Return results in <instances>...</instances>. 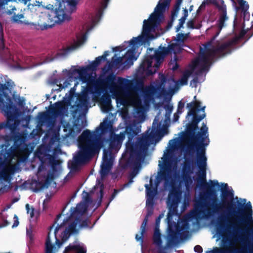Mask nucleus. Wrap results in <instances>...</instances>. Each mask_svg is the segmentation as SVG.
I'll return each instance as SVG.
<instances>
[{
    "mask_svg": "<svg viewBox=\"0 0 253 253\" xmlns=\"http://www.w3.org/2000/svg\"><path fill=\"white\" fill-rule=\"evenodd\" d=\"M206 154V149H205L193 153L191 156V174L194 168L196 167L198 171L193 179L196 182V187L202 191L200 193V200L195 206L196 216L200 219L208 218L220 211L226 205H228V211L233 218L227 220L224 217H220L217 224V232L219 234L230 233L232 229L247 233L248 227L253 224V211L251 202L245 204L238 201L239 208L236 211L235 205L227 201L228 198H233V193L228 190L227 184H224V187L221 189V203H217V192L220 185L216 180H210L209 182H207V158ZM244 201L245 202L246 200L244 199Z\"/></svg>",
    "mask_w": 253,
    "mask_h": 253,
    "instance_id": "f257e3e1",
    "label": "nucleus"
},
{
    "mask_svg": "<svg viewBox=\"0 0 253 253\" xmlns=\"http://www.w3.org/2000/svg\"><path fill=\"white\" fill-rule=\"evenodd\" d=\"M181 167L180 182L184 183L188 189L190 182V123L186 124V130L181 132L178 137L170 140L169 146L159 161V171L157 176L150 178V184H145L146 207L148 212L140 227V235L136 234L135 239L143 244V236L145 232L148 218L153 213V200L158 188L162 184L166 188L169 184L173 185L179 176L177 162Z\"/></svg>",
    "mask_w": 253,
    "mask_h": 253,
    "instance_id": "f03ea898",
    "label": "nucleus"
},
{
    "mask_svg": "<svg viewBox=\"0 0 253 253\" xmlns=\"http://www.w3.org/2000/svg\"><path fill=\"white\" fill-rule=\"evenodd\" d=\"M164 108L166 110L165 118L159 113L156 116L152 126L150 132L148 130L146 133L137 139L136 143H132V138L141 131V126H130L126 128V131L129 134L128 141L126 143V150L123 155L124 159L128 158V164L134 168L129 173L128 182L124 185L125 187L129 186L133 182V178L138 173V169L141 163L144 161L148 147L152 144L155 135L162 133L167 129L170 120V116L173 110V106L170 104L165 105Z\"/></svg>",
    "mask_w": 253,
    "mask_h": 253,
    "instance_id": "7ed1b4c3",
    "label": "nucleus"
},
{
    "mask_svg": "<svg viewBox=\"0 0 253 253\" xmlns=\"http://www.w3.org/2000/svg\"><path fill=\"white\" fill-rule=\"evenodd\" d=\"M171 0H160L154 12L147 20L143 21L141 35L133 38L129 42H125L122 45L113 48L115 52L123 51L127 47L129 49L123 57L114 56L112 59L113 66L122 69L130 67L138 56L136 51L138 48L148 41L155 39L157 37L156 31L158 26L164 19L163 14L169 8Z\"/></svg>",
    "mask_w": 253,
    "mask_h": 253,
    "instance_id": "20e7f679",
    "label": "nucleus"
},
{
    "mask_svg": "<svg viewBox=\"0 0 253 253\" xmlns=\"http://www.w3.org/2000/svg\"><path fill=\"white\" fill-rule=\"evenodd\" d=\"M160 88L161 86L153 85L133 86L131 81L119 78L118 85H111L109 89L110 92L116 97L117 102L124 106H131L134 108V118L142 123L145 120L150 103L155 96H158L157 92Z\"/></svg>",
    "mask_w": 253,
    "mask_h": 253,
    "instance_id": "39448f33",
    "label": "nucleus"
},
{
    "mask_svg": "<svg viewBox=\"0 0 253 253\" xmlns=\"http://www.w3.org/2000/svg\"><path fill=\"white\" fill-rule=\"evenodd\" d=\"M219 33L213 36L211 40L205 44L203 47L200 46V53L198 57L191 61V77L193 79L191 81L194 84L196 89L197 84L203 81L205 72L209 71L212 60L214 58H219L230 54L238 41L239 38L235 37L216 47H212V43Z\"/></svg>",
    "mask_w": 253,
    "mask_h": 253,
    "instance_id": "423d86ee",
    "label": "nucleus"
},
{
    "mask_svg": "<svg viewBox=\"0 0 253 253\" xmlns=\"http://www.w3.org/2000/svg\"><path fill=\"white\" fill-rule=\"evenodd\" d=\"M182 192L179 187L172 188L169 191L167 203L169 208L167 215L169 233L166 248L176 246L181 242L188 239L189 236L190 213L179 220L177 223L172 221L176 214Z\"/></svg>",
    "mask_w": 253,
    "mask_h": 253,
    "instance_id": "0eeeda50",
    "label": "nucleus"
},
{
    "mask_svg": "<svg viewBox=\"0 0 253 253\" xmlns=\"http://www.w3.org/2000/svg\"><path fill=\"white\" fill-rule=\"evenodd\" d=\"M206 106L194 95L191 101V153L206 149L209 145L208 127L205 123L200 128L199 123L206 117Z\"/></svg>",
    "mask_w": 253,
    "mask_h": 253,
    "instance_id": "6e6552de",
    "label": "nucleus"
},
{
    "mask_svg": "<svg viewBox=\"0 0 253 253\" xmlns=\"http://www.w3.org/2000/svg\"><path fill=\"white\" fill-rule=\"evenodd\" d=\"M83 200L77 204L76 208H72L70 210V216L64 219L62 224L56 227L54 234L56 238V244L60 248L68 239L70 233L77 232L76 228L78 225H81V216L84 214L91 203L89 193L84 191L82 194Z\"/></svg>",
    "mask_w": 253,
    "mask_h": 253,
    "instance_id": "1a4fd4ad",
    "label": "nucleus"
},
{
    "mask_svg": "<svg viewBox=\"0 0 253 253\" xmlns=\"http://www.w3.org/2000/svg\"><path fill=\"white\" fill-rule=\"evenodd\" d=\"M96 131L101 130V134L109 132V136L107 142L109 143L107 150L104 149L101 165L100 175L103 178L110 171L113 165L115 155L120 149L122 143L126 137V132H121L119 134L115 133L113 127V122L106 118L101 123L99 127L96 128Z\"/></svg>",
    "mask_w": 253,
    "mask_h": 253,
    "instance_id": "9d476101",
    "label": "nucleus"
},
{
    "mask_svg": "<svg viewBox=\"0 0 253 253\" xmlns=\"http://www.w3.org/2000/svg\"><path fill=\"white\" fill-rule=\"evenodd\" d=\"M234 231L241 234L230 238L228 236L230 233H221L223 248L215 247L206 253H253V229L248 228L247 233L241 230Z\"/></svg>",
    "mask_w": 253,
    "mask_h": 253,
    "instance_id": "9b49d317",
    "label": "nucleus"
},
{
    "mask_svg": "<svg viewBox=\"0 0 253 253\" xmlns=\"http://www.w3.org/2000/svg\"><path fill=\"white\" fill-rule=\"evenodd\" d=\"M8 146L2 145L0 146V164H4L9 160L14 159L16 162L12 164L11 162L0 170V181H5L10 184L11 176L20 171L19 163L24 162L28 159L29 153L27 147L23 148L21 145L16 150L11 147L7 149Z\"/></svg>",
    "mask_w": 253,
    "mask_h": 253,
    "instance_id": "f8f14e48",
    "label": "nucleus"
},
{
    "mask_svg": "<svg viewBox=\"0 0 253 253\" xmlns=\"http://www.w3.org/2000/svg\"><path fill=\"white\" fill-rule=\"evenodd\" d=\"M79 150L74 156L73 161L70 164L73 170H77L78 167L88 161L96 153H98L102 147V143L93 138L89 130H85L79 137Z\"/></svg>",
    "mask_w": 253,
    "mask_h": 253,
    "instance_id": "ddd939ff",
    "label": "nucleus"
},
{
    "mask_svg": "<svg viewBox=\"0 0 253 253\" xmlns=\"http://www.w3.org/2000/svg\"><path fill=\"white\" fill-rule=\"evenodd\" d=\"M183 46L182 43L176 42L167 47L160 46L157 50L155 51L154 55L147 56L144 60L136 72L137 76L140 78H145L155 74L166 55L169 53H178Z\"/></svg>",
    "mask_w": 253,
    "mask_h": 253,
    "instance_id": "4468645a",
    "label": "nucleus"
},
{
    "mask_svg": "<svg viewBox=\"0 0 253 253\" xmlns=\"http://www.w3.org/2000/svg\"><path fill=\"white\" fill-rule=\"evenodd\" d=\"M7 84L8 86L5 84H0V109L7 118L6 123L0 124V129L6 127L14 130L20 124L18 119L20 114L8 96L14 84L11 81Z\"/></svg>",
    "mask_w": 253,
    "mask_h": 253,
    "instance_id": "2eb2a0df",
    "label": "nucleus"
},
{
    "mask_svg": "<svg viewBox=\"0 0 253 253\" xmlns=\"http://www.w3.org/2000/svg\"><path fill=\"white\" fill-rule=\"evenodd\" d=\"M109 0H101L96 15L94 17H92L90 21L83 26L82 31L77 34L76 40L74 41L71 45L67 48L66 53L79 48L84 43L86 40V34L91 30L99 21L102 14V11L107 7Z\"/></svg>",
    "mask_w": 253,
    "mask_h": 253,
    "instance_id": "dca6fc26",
    "label": "nucleus"
},
{
    "mask_svg": "<svg viewBox=\"0 0 253 253\" xmlns=\"http://www.w3.org/2000/svg\"><path fill=\"white\" fill-rule=\"evenodd\" d=\"M78 0H61L54 10H51L55 24L68 21L71 14L76 10Z\"/></svg>",
    "mask_w": 253,
    "mask_h": 253,
    "instance_id": "f3484780",
    "label": "nucleus"
},
{
    "mask_svg": "<svg viewBox=\"0 0 253 253\" xmlns=\"http://www.w3.org/2000/svg\"><path fill=\"white\" fill-rule=\"evenodd\" d=\"M34 19L37 20L35 23L24 22L25 24L34 26L37 29L46 30L52 27L55 24L51 10H44L40 13H37L34 16Z\"/></svg>",
    "mask_w": 253,
    "mask_h": 253,
    "instance_id": "a211bd4d",
    "label": "nucleus"
},
{
    "mask_svg": "<svg viewBox=\"0 0 253 253\" xmlns=\"http://www.w3.org/2000/svg\"><path fill=\"white\" fill-rule=\"evenodd\" d=\"M210 3L214 4L219 12L217 21L218 28L220 31L224 25V22L228 19L227 16L226 6L223 0H208Z\"/></svg>",
    "mask_w": 253,
    "mask_h": 253,
    "instance_id": "6ab92c4d",
    "label": "nucleus"
},
{
    "mask_svg": "<svg viewBox=\"0 0 253 253\" xmlns=\"http://www.w3.org/2000/svg\"><path fill=\"white\" fill-rule=\"evenodd\" d=\"M54 59V58L50 56L47 57L45 59H42L41 57H26L24 59V62L28 66L25 67L24 69L32 68L38 65L48 63L52 61Z\"/></svg>",
    "mask_w": 253,
    "mask_h": 253,
    "instance_id": "aec40b11",
    "label": "nucleus"
},
{
    "mask_svg": "<svg viewBox=\"0 0 253 253\" xmlns=\"http://www.w3.org/2000/svg\"><path fill=\"white\" fill-rule=\"evenodd\" d=\"M63 253H86V249L82 243L75 242L66 247Z\"/></svg>",
    "mask_w": 253,
    "mask_h": 253,
    "instance_id": "412c9836",
    "label": "nucleus"
},
{
    "mask_svg": "<svg viewBox=\"0 0 253 253\" xmlns=\"http://www.w3.org/2000/svg\"><path fill=\"white\" fill-rule=\"evenodd\" d=\"M54 113L57 116H64L68 113V107L66 106L64 103L62 102H58L53 105Z\"/></svg>",
    "mask_w": 253,
    "mask_h": 253,
    "instance_id": "4be33fe9",
    "label": "nucleus"
},
{
    "mask_svg": "<svg viewBox=\"0 0 253 253\" xmlns=\"http://www.w3.org/2000/svg\"><path fill=\"white\" fill-rule=\"evenodd\" d=\"M89 67H82L74 70V72L78 75L79 79L83 83L87 82L88 78L87 73L89 70Z\"/></svg>",
    "mask_w": 253,
    "mask_h": 253,
    "instance_id": "5701e85b",
    "label": "nucleus"
},
{
    "mask_svg": "<svg viewBox=\"0 0 253 253\" xmlns=\"http://www.w3.org/2000/svg\"><path fill=\"white\" fill-rule=\"evenodd\" d=\"M89 97L86 92H82L78 97L77 107L82 110L86 109L88 108Z\"/></svg>",
    "mask_w": 253,
    "mask_h": 253,
    "instance_id": "b1692460",
    "label": "nucleus"
},
{
    "mask_svg": "<svg viewBox=\"0 0 253 253\" xmlns=\"http://www.w3.org/2000/svg\"><path fill=\"white\" fill-rule=\"evenodd\" d=\"M111 99L109 96L103 95L100 99V107L103 113H107L112 108Z\"/></svg>",
    "mask_w": 253,
    "mask_h": 253,
    "instance_id": "393cba45",
    "label": "nucleus"
},
{
    "mask_svg": "<svg viewBox=\"0 0 253 253\" xmlns=\"http://www.w3.org/2000/svg\"><path fill=\"white\" fill-rule=\"evenodd\" d=\"M190 77V71L189 70H186L183 73L182 77L181 79L177 81H175L171 79L169 80V82H171L174 84L175 86H177L178 85H183L187 84L188 79Z\"/></svg>",
    "mask_w": 253,
    "mask_h": 253,
    "instance_id": "a878e982",
    "label": "nucleus"
},
{
    "mask_svg": "<svg viewBox=\"0 0 253 253\" xmlns=\"http://www.w3.org/2000/svg\"><path fill=\"white\" fill-rule=\"evenodd\" d=\"M82 128L78 125H74L72 128L69 127V131L66 134V136L76 137L82 131Z\"/></svg>",
    "mask_w": 253,
    "mask_h": 253,
    "instance_id": "bb28decb",
    "label": "nucleus"
},
{
    "mask_svg": "<svg viewBox=\"0 0 253 253\" xmlns=\"http://www.w3.org/2000/svg\"><path fill=\"white\" fill-rule=\"evenodd\" d=\"M153 241L155 244L158 246H161L162 245V240L161 239V234L159 230L157 229H155L153 235Z\"/></svg>",
    "mask_w": 253,
    "mask_h": 253,
    "instance_id": "cd10ccee",
    "label": "nucleus"
},
{
    "mask_svg": "<svg viewBox=\"0 0 253 253\" xmlns=\"http://www.w3.org/2000/svg\"><path fill=\"white\" fill-rule=\"evenodd\" d=\"M181 3V0H178L177 3L175 5L173 9L171 11V22H173L175 18L177 17L178 13V11L180 9V4Z\"/></svg>",
    "mask_w": 253,
    "mask_h": 253,
    "instance_id": "c85d7f7f",
    "label": "nucleus"
},
{
    "mask_svg": "<svg viewBox=\"0 0 253 253\" xmlns=\"http://www.w3.org/2000/svg\"><path fill=\"white\" fill-rule=\"evenodd\" d=\"M188 16V11L186 10H184V15L179 20L178 25L176 27V32L179 31L180 29L183 27V25L185 23L186 17Z\"/></svg>",
    "mask_w": 253,
    "mask_h": 253,
    "instance_id": "c756f323",
    "label": "nucleus"
},
{
    "mask_svg": "<svg viewBox=\"0 0 253 253\" xmlns=\"http://www.w3.org/2000/svg\"><path fill=\"white\" fill-rule=\"evenodd\" d=\"M238 1L240 8L242 11L244 12V15L246 14V12L249 9V5L248 3L244 0H237Z\"/></svg>",
    "mask_w": 253,
    "mask_h": 253,
    "instance_id": "7c9ffc66",
    "label": "nucleus"
},
{
    "mask_svg": "<svg viewBox=\"0 0 253 253\" xmlns=\"http://www.w3.org/2000/svg\"><path fill=\"white\" fill-rule=\"evenodd\" d=\"M52 249L53 246L51 243L49 233L45 243V253H52Z\"/></svg>",
    "mask_w": 253,
    "mask_h": 253,
    "instance_id": "2f4dec72",
    "label": "nucleus"
},
{
    "mask_svg": "<svg viewBox=\"0 0 253 253\" xmlns=\"http://www.w3.org/2000/svg\"><path fill=\"white\" fill-rule=\"evenodd\" d=\"M188 34H178L175 39V42L184 44V41L187 39Z\"/></svg>",
    "mask_w": 253,
    "mask_h": 253,
    "instance_id": "473e14b6",
    "label": "nucleus"
},
{
    "mask_svg": "<svg viewBox=\"0 0 253 253\" xmlns=\"http://www.w3.org/2000/svg\"><path fill=\"white\" fill-rule=\"evenodd\" d=\"M7 215L4 213H2L1 217V220L2 222L1 224L0 225V227H3L5 226H6L8 225H9L10 222L8 221V220L7 219Z\"/></svg>",
    "mask_w": 253,
    "mask_h": 253,
    "instance_id": "72a5a7b5",
    "label": "nucleus"
},
{
    "mask_svg": "<svg viewBox=\"0 0 253 253\" xmlns=\"http://www.w3.org/2000/svg\"><path fill=\"white\" fill-rule=\"evenodd\" d=\"M30 0H0V6L6 4L9 1L19 2L26 4Z\"/></svg>",
    "mask_w": 253,
    "mask_h": 253,
    "instance_id": "f704fd0d",
    "label": "nucleus"
},
{
    "mask_svg": "<svg viewBox=\"0 0 253 253\" xmlns=\"http://www.w3.org/2000/svg\"><path fill=\"white\" fill-rule=\"evenodd\" d=\"M1 50H4V46L3 42V30L1 24L0 23V55H2Z\"/></svg>",
    "mask_w": 253,
    "mask_h": 253,
    "instance_id": "c9c22d12",
    "label": "nucleus"
},
{
    "mask_svg": "<svg viewBox=\"0 0 253 253\" xmlns=\"http://www.w3.org/2000/svg\"><path fill=\"white\" fill-rule=\"evenodd\" d=\"M26 235L29 242L32 243L34 241V234L31 228H27Z\"/></svg>",
    "mask_w": 253,
    "mask_h": 253,
    "instance_id": "e433bc0d",
    "label": "nucleus"
},
{
    "mask_svg": "<svg viewBox=\"0 0 253 253\" xmlns=\"http://www.w3.org/2000/svg\"><path fill=\"white\" fill-rule=\"evenodd\" d=\"M98 188H99V191L100 195V199H101L103 197V184L98 180L97 181V183L94 186V189L96 190V189Z\"/></svg>",
    "mask_w": 253,
    "mask_h": 253,
    "instance_id": "4c0bfd02",
    "label": "nucleus"
},
{
    "mask_svg": "<svg viewBox=\"0 0 253 253\" xmlns=\"http://www.w3.org/2000/svg\"><path fill=\"white\" fill-rule=\"evenodd\" d=\"M104 60L105 59L102 56H98V57L96 58L95 61H94L93 63H92L91 66L94 68H96L99 65V64L102 60Z\"/></svg>",
    "mask_w": 253,
    "mask_h": 253,
    "instance_id": "58836bf2",
    "label": "nucleus"
},
{
    "mask_svg": "<svg viewBox=\"0 0 253 253\" xmlns=\"http://www.w3.org/2000/svg\"><path fill=\"white\" fill-rule=\"evenodd\" d=\"M26 209L27 213L30 214V217L33 218L34 217V209L33 207L30 208L28 204L26 205Z\"/></svg>",
    "mask_w": 253,
    "mask_h": 253,
    "instance_id": "ea45409f",
    "label": "nucleus"
},
{
    "mask_svg": "<svg viewBox=\"0 0 253 253\" xmlns=\"http://www.w3.org/2000/svg\"><path fill=\"white\" fill-rule=\"evenodd\" d=\"M23 18H24V15L23 14H21L14 15L13 16L12 18H13V20L14 22L18 23H21L23 22L20 20Z\"/></svg>",
    "mask_w": 253,
    "mask_h": 253,
    "instance_id": "a19ab883",
    "label": "nucleus"
},
{
    "mask_svg": "<svg viewBox=\"0 0 253 253\" xmlns=\"http://www.w3.org/2000/svg\"><path fill=\"white\" fill-rule=\"evenodd\" d=\"M184 107V103L182 101H180L178 103V108H177V113L181 114L183 110Z\"/></svg>",
    "mask_w": 253,
    "mask_h": 253,
    "instance_id": "79ce46f5",
    "label": "nucleus"
},
{
    "mask_svg": "<svg viewBox=\"0 0 253 253\" xmlns=\"http://www.w3.org/2000/svg\"><path fill=\"white\" fill-rule=\"evenodd\" d=\"M73 79H69L65 80L63 84H61L62 88H66L68 87L69 85H70V82H72Z\"/></svg>",
    "mask_w": 253,
    "mask_h": 253,
    "instance_id": "37998d69",
    "label": "nucleus"
},
{
    "mask_svg": "<svg viewBox=\"0 0 253 253\" xmlns=\"http://www.w3.org/2000/svg\"><path fill=\"white\" fill-rule=\"evenodd\" d=\"M78 84V83L77 82L75 84L74 86L70 90L69 92L70 98H72L74 95L75 92V87Z\"/></svg>",
    "mask_w": 253,
    "mask_h": 253,
    "instance_id": "c03bdc74",
    "label": "nucleus"
},
{
    "mask_svg": "<svg viewBox=\"0 0 253 253\" xmlns=\"http://www.w3.org/2000/svg\"><path fill=\"white\" fill-rule=\"evenodd\" d=\"M13 219L14 223L12 226V228L17 227L19 224L18 217L16 214L14 215Z\"/></svg>",
    "mask_w": 253,
    "mask_h": 253,
    "instance_id": "a18cd8bd",
    "label": "nucleus"
},
{
    "mask_svg": "<svg viewBox=\"0 0 253 253\" xmlns=\"http://www.w3.org/2000/svg\"><path fill=\"white\" fill-rule=\"evenodd\" d=\"M195 252L201 253L203 252V248L200 245H196L194 249Z\"/></svg>",
    "mask_w": 253,
    "mask_h": 253,
    "instance_id": "49530a36",
    "label": "nucleus"
},
{
    "mask_svg": "<svg viewBox=\"0 0 253 253\" xmlns=\"http://www.w3.org/2000/svg\"><path fill=\"white\" fill-rule=\"evenodd\" d=\"M118 192H119V191H118L117 190H114V193L112 194V196L110 197V202H111L114 199V198L117 195Z\"/></svg>",
    "mask_w": 253,
    "mask_h": 253,
    "instance_id": "de8ad7c7",
    "label": "nucleus"
},
{
    "mask_svg": "<svg viewBox=\"0 0 253 253\" xmlns=\"http://www.w3.org/2000/svg\"><path fill=\"white\" fill-rule=\"evenodd\" d=\"M179 114H178L177 113V112H176V113H175L173 115V122H177L178 120V119H179Z\"/></svg>",
    "mask_w": 253,
    "mask_h": 253,
    "instance_id": "09e8293b",
    "label": "nucleus"
},
{
    "mask_svg": "<svg viewBox=\"0 0 253 253\" xmlns=\"http://www.w3.org/2000/svg\"><path fill=\"white\" fill-rule=\"evenodd\" d=\"M163 217V215H160L156 219V223L157 225L159 224L161 218Z\"/></svg>",
    "mask_w": 253,
    "mask_h": 253,
    "instance_id": "8fccbe9b",
    "label": "nucleus"
},
{
    "mask_svg": "<svg viewBox=\"0 0 253 253\" xmlns=\"http://www.w3.org/2000/svg\"><path fill=\"white\" fill-rule=\"evenodd\" d=\"M49 182H50V181H49V179L48 178H46V180H45V182L44 184V185L42 186V187L43 188L47 187V185L49 183Z\"/></svg>",
    "mask_w": 253,
    "mask_h": 253,
    "instance_id": "3c124183",
    "label": "nucleus"
},
{
    "mask_svg": "<svg viewBox=\"0 0 253 253\" xmlns=\"http://www.w3.org/2000/svg\"><path fill=\"white\" fill-rule=\"evenodd\" d=\"M109 53V52L108 51H106L104 53V54L102 55V56L104 57V58L105 59L106 57L108 56Z\"/></svg>",
    "mask_w": 253,
    "mask_h": 253,
    "instance_id": "603ef678",
    "label": "nucleus"
},
{
    "mask_svg": "<svg viewBox=\"0 0 253 253\" xmlns=\"http://www.w3.org/2000/svg\"><path fill=\"white\" fill-rule=\"evenodd\" d=\"M177 68H178V65L176 63H175V65L172 67V70L173 71H175V70H176L177 69Z\"/></svg>",
    "mask_w": 253,
    "mask_h": 253,
    "instance_id": "864d4df0",
    "label": "nucleus"
},
{
    "mask_svg": "<svg viewBox=\"0 0 253 253\" xmlns=\"http://www.w3.org/2000/svg\"><path fill=\"white\" fill-rule=\"evenodd\" d=\"M190 26H191V29H193L194 28V22H193V20H191V25H190Z\"/></svg>",
    "mask_w": 253,
    "mask_h": 253,
    "instance_id": "5fc2aeb1",
    "label": "nucleus"
},
{
    "mask_svg": "<svg viewBox=\"0 0 253 253\" xmlns=\"http://www.w3.org/2000/svg\"><path fill=\"white\" fill-rule=\"evenodd\" d=\"M194 213V211L193 210H191V219L193 217V215Z\"/></svg>",
    "mask_w": 253,
    "mask_h": 253,
    "instance_id": "6e6d98bb",
    "label": "nucleus"
},
{
    "mask_svg": "<svg viewBox=\"0 0 253 253\" xmlns=\"http://www.w3.org/2000/svg\"><path fill=\"white\" fill-rule=\"evenodd\" d=\"M18 200H19V199H14L13 200L12 202L13 203H15V202H17Z\"/></svg>",
    "mask_w": 253,
    "mask_h": 253,
    "instance_id": "4d7b16f0",
    "label": "nucleus"
},
{
    "mask_svg": "<svg viewBox=\"0 0 253 253\" xmlns=\"http://www.w3.org/2000/svg\"><path fill=\"white\" fill-rule=\"evenodd\" d=\"M32 6L33 7L34 9L37 11V7L36 6H34L32 5ZM38 8H39V7H38Z\"/></svg>",
    "mask_w": 253,
    "mask_h": 253,
    "instance_id": "13d9d810",
    "label": "nucleus"
},
{
    "mask_svg": "<svg viewBox=\"0 0 253 253\" xmlns=\"http://www.w3.org/2000/svg\"><path fill=\"white\" fill-rule=\"evenodd\" d=\"M24 104V100H22V101H21L20 102V105H21V106H23Z\"/></svg>",
    "mask_w": 253,
    "mask_h": 253,
    "instance_id": "bf43d9fd",
    "label": "nucleus"
},
{
    "mask_svg": "<svg viewBox=\"0 0 253 253\" xmlns=\"http://www.w3.org/2000/svg\"><path fill=\"white\" fill-rule=\"evenodd\" d=\"M169 90L170 91V92H173L174 91V88H172L170 87Z\"/></svg>",
    "mask_w": 253,
    "mask_h": 253,
    "instance_id": "052dcab7",
    "label": "nucleus"
},
{
    "mask_svg": "<svg viewBox=\"0 0 253 253\" xmlns=\"http://www.w3.org/2000/svg\"><path fill=\"white\" fill-rule=\"evenodd\" d=\"M190 116V109L189 110V111H188L187 112V117Z\"/></svg>",
    "mask_w": 253,
    "mask_h": 253,
    "instance_id": "680f3d73",
    "label": "nucleus"
},
{
    "mask_svg": "<svg viewBox=\"0 0 253 253\" xmlns=\"http://www.w3.org/2000/svg\"><path fill=\"white\" fill-rule=\"evenodd\" d=\"M4 53H9V51L8 50V49H6L5 50H4Z\"/></svg>",
    "mask_w": 253,
    "mask_h": 253,
    "instance_id": "e2e57ef3",
    "label": "nucleus"
},
{
    "mask_svg": "<svg viewBox=\"0 0 253 253\" xmlns=\"http://www.w3.org/2000/svg\"><path fill=\"white\" fill-rule=\"evenodd\" d=\"M192 7H193V5H191V9H190V10L192 11Z\"/></svg>",
    "mask_w": 253,
    "mask_h": 253,
    "instance_id": "0e129e2a",
    "label": "nucleus"
},
{
    "mask_svg": "<svg viewBox=\"0 0 253 253\" xmlns=\"http://www.w3.org/2000/svg\"><path fill=\"white\" fill-rule=\"evenodd\" d=\"M189 105H190V104L188 103V104H187V107H188L189 106Z\"/></svg>",
    "mask_w": 253,
    "mask_h": 253,
    "instance_id": "69168bd1",
    "label": "nucleus"
},
{
    "mask_svg": "<svg viewBox=\"0 0 253 253\" xmlns=\"http://www.w3.org/2000/svg\"><path fill=\"white\" fill-rule=\"evenodd\" d=\"M190 182H191V184H192V179H191V178Z\"/></svg>",
    "mask_w": 253,
    "mask_h": 253,
    "instance_id": "338daca9",
    "label": "nucleus"
},
{
    "mask_svg": "<svg viewBox=\"0 0 253 253\" xmlns=\"http://www.w3.org/2000/svg\"><path fill=\"white\" fill-rule=\"evenodd\" d=\"M67 130V128H65V129H64V131H66Z\"/></svg>",
    "mask_w": 253,
    "mask_h": 253,
    "instance_id": "774afa93",
    "label": "nucleus"
}]
</instances>
